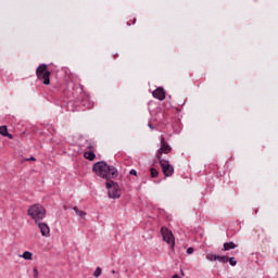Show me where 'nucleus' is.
Listing matches in <instances>:
<instances>
[{
	"label": "nucleus",
	"mask_w": 278,
	"mask_h": 278,
	"mask_svg": "<svg viewBox=\"0 0 278 278\" xmlns=\"http://www.w3.org/2000/svg\"><path fill=\"white\" fill-rule=\"evenodd\" d=\"M92 170L96 173V175H98V177L106 179V181H110V179H116V177H118V169H116L114 166L108 165V163L103 161L94 163Z\"/></svg>",
	"instance_id": "f257e3e1"
},
{
	"label": "nucleus",
	"mask_w": 278,
	"mask_h": 278,
	"mask_svg": "<svg viewBox=\"0 0 278 278\" xmlns=\"http://www.w3.org/2000/svg\"><path fill=\"white\" fill-rule=\"evenodd\" d=\"M36 76L39 81H42L45 86H49L51 84V72L49 71V66L47 64H41L36 70Z\"/></svg>",
	"instance_id": "f03ea898"
},
{
	"label": "nucleus",
	"mask_w": 278,
	"mask_h": 278,
	"mask_svg": "<svg viewBox=\"0 0 278 278\" xmlns=\"http://www.w3.org/2000/svg\"><path fill=\"white\" fill-rule=\"evenodd\" d=\"M27 212H28V216H30V218H33L35 223H38V220H42V218H45L47 214V211L40 204H34L28 208Z\"/></svg>",
	"instance_id": "7ed1b4c3"
},
{
	"label": "nucleus",
	"mask_w": 278,
	"mask_h": 278,
	"mask_svg": "<svg viewBox=\"0 0 278 278\" xmlns=\"http://www.w3.org/2000/svg\"><path fill=\"white\" fill-rule=\"evenodd\" d=\"M108 194L110 199H121V187L114 181L106 182Z\"/></svg>",
	"instance_id": "20e7f679"
},
{
	"label": "nucleus",
	"mask_w": 278,
	"mask_h": 278,
	"mask_svg": "<svg viewBox=\"0 0 278 278\" xmlns=\"http://www.w3.org/2000/svg\"><path fill=\"white\" fill-rule=\"evenodd\" d=\"M170 151H173V148L169 144H167L164 136H161V148L157 150L156 160H163L162 155H168Z\"/></svg>",
	"instance_id": "39448f33"
},
{
	"label": "nucleus",
	"mask_w": 278,
	"mask_h": 278,
	"mask_svg": "<svg viewBox=\"0 0 278 278\" xmlns=\"http://www.w3.org/2000/svg\"><path fill=\"white\" fill-rule=\"evenodd\" d=\"M161 235H162L164 242H167V244H169L170 249H175V236H173V231H170L166 227H163V228H161Z\"/></svg>",
	"instance_id": "423d86ee"
},
{
	"label": "nucleus",
	"mask_w": 278,
	"mask_h": 278,
	"mask_svg": "<svg viewBox=\"0 0 278 278\" xmlns=\"http://www.w3.org/2000/svg\"><path fill=\"white\" fill-rule=\"evenodd\" d=\"M159 164L165 177H173V175L175 174V167H173V165H170L168 161L161 159L159 160Z\"/></svg>",
	"instance_id": "0eeeda50"
},
{
	"label": "nucleus",
	"mask_w": 278,
	"mask_h": 278,
	"mask_svg": "<svg viewBox=\"0 0 278 278\" xmlns=\"http://www.w3.org/2000/svg\"><path fill=\"white\" fill-rule=\"evenodd\" d=\"M152 96L154 99H159V101H164L166 99V91L164 88L159 87L152 92Z\"/></svg>",
	"instance_id": "6e6552de"
},
{
	"label": "nucleus",
	"mask_w": 278,
	"mask_h": 278,
	"mask_svg": "<svg viewBox=\"0 0 278 278\" xmlns=\"http://www.w3.org/2000/svg\"><path fill=\"white\" fill-rule=\"evenodd\" d=\"M38 228L40 229V233L43 238H49V236H51V229L46 223H38Z\"/></svg>",
	"instance_id": "1a4fd4ad"
},
{
	"label": "nucleus",
	"mask_w": 278,
	"mask_h": 278,
	"mask_svg": "<svg viewBox=\"0 0 278 278\" xmlns=\"http://www.w3.org/2000/svg\"><path fill=\"white\" fill-rule=\"evenodd\" d=\"M0 136H4V138H9V140H14V136L8 132V126H0Z\"/></svg>",
	"instance_id": "9d476101"
},
{
	"label": "nucleus",
	"mask_w": 278,
	"mask_h": 278,
	"mask_svg": "<svg viewBox=\"0 0 278 278\" xmlns=\"http://www.w3.org/2000/svg\"><path fill=\"white\" fill-rule=\"evenodd\" d=\"M84 157L85 160H89V162H93L94 157H97V155L94 154V151H86L84 153Z\"/></svg>",
	"instance_id": "9b49d317"
},
{
	"label": "nucleus",
	"mask_w": 278,
	"mask_h": 278,
	"mask_svg": "<svg viewBox=\"0 0 278 278\" xmlns=\"http://www.w3.org/2000/svg\"><path fill=\"white\" fill-rule=\"evenodd\" d=\"M237 244L233 242L224 243V251H230V249H237Z\"/></svg>",
	"instance_id": "f8f14e48"
},
{
	"label": "nucleus",
	"mask_w": 278,
	"mask_h": 278,
	"mask_svg": "<svg viewBox=\"0 0 278 278\" xmlns=\"http://www.w3.org/2000/svg\"><path fill=\"white\" fill-rule=\"evenodd\" d=\"M23 260H34V254L29 251H25L22 255Z\"/></svg>",
	"instance_id": "ddd939ff"
},
{
	"label": "nucleus",
	"mask_w": 278,
	"mask_h": 278,
	"mask_svg": "<svg viewBox=\"0 0 278 278\" xmlns=\"http://www.w3.org/2000/svg\"><path fill=\"white\" fill-rule=\"evenodd\" d=\"M206 260H208V262H216L218 260V255H216V254H206Z\"/></svg>",
	"instance_id": "4468645a"
},
{
	"label": "nucleus",
	"mask_w": 278,
	"mask_h": 278,
	"mask_svg": "<svg viewBox=\"0 0 278 278\" xmlns=\"http://www.w3.org/2000/svg\"><path fill=\"white\" fill-rule=\"evenodd\" d=\"M74 212H76L77 216H79L80 218H84L86 216V212L79 211L77 206L74 207Z\"/></svg>",
	"instance_id": "2eb2a0df"
},
{
	"label": "nucleus",
	"mask_w": 278,
	"mask_h": 278,
	"mask_svg": "<svg viewBox=\"0 0 278 278\" xmlns=\"http://www.w3.org/2000/svg\"><path fill=\"white\" fill-rule=\"evenodd\" d=\"M217 262H220L222 264H227V262H229V257L217 255Z\"/></svg>",
	"instance_id": "dca6fc26"
},
{
	"label": "nucleus",
	"mask_w": 278,
	"mask_h": 278,
	"mask_svg": "<svg viewBox=\"0 0 278 278\" xmlns=\"http://www.w3.org/2000/svg\"><path fill=\"white\" fill-rule=\"evenodd\" d=\"M150 175L152 178H155L160 175V172H157V169L152 167V168H150Z\"/></svg>",
	"instance_id": "f3484780"
},
{
	"label": "nucleus",
	"mask_w": 278,
	"mask_h": 278,
	"mask_svg": "<svg viewBox=\"0 0 278 278\" xmlns=\"http://www.w3.org/2000/svg\"><path fill=\"white\" fill-rule=\"evenodd\" d=\"M97 149V144L94 142H89L87 146V151H94Z\"/></svg>",
	"instance_id": "a211bd4d"
},
{
	"label": "nucleus",
	"mask_w": 278,
	"mask_h": 278,
	"mask_svg": "<svg viewBox=\"0 0 278 278\" xmlns=\"http://www.w3.org/2000/svg\"><path fill=\"white\" fill-rule=\"evenodd\" d=\"M101 273H102V269H101V267H97L96 268V270H94V273H93V277H101Z\"/></svg>",
	"instance_id": "6ab92c4d"
},
{
	"label": "nucleus",
	"mask_w": 278,
	"mask_h": 278,
	"mask_svg": "<svg viewBox=\"0 0 278 278\" xmlns=\"http://www.w3.org/2000/svg\"><path fill=\"white\" fill-rule=\"evenodd\" d=\"M228 262H229L230 266H236V264H238V262L236 261L235 257H230V258L228 260Z\"/></svg>",
	"instance_id": "aec40b11"
},
{
	"label": "nucleus",
	"mask_w": 278,
	"mask_h": 278,
	"mask_svg": "<svg viewBox=\"0 0 278 278\" xmlns=\"http://www.w3.org/2000/svg\"><path fill=\"white\" fill-rule=\"evenodd\" d=\"M187 253L188 255H192V253H194V248H188Z\"/></svg>",
	"instance_id": "412c9836"
},
{
	"label": "nucleus",
	"mask_w": 278,
	"mask_h": 278,
	"mask_svg": "<svg viewBox=\"0 0 278 278\" xmlns=\"http://www.w3.org/2000/svg\"><path fill=\"white\" fill-rule=\"evenodd\" d=\"M26 162H36V157L31 156L30 159H26Z\"/></svg>",
	"instance_id": "4be33fe9"
},
{
	"label": "nucleus",
	"mask_w": 278,
	"mask_h": 278,
	"mask_svg": "<svg viewBox=\"0 0 278 278\" xmlns=\"http://www.w3.org/2000/svg\"><path fill=\"white\" fill-rule=\"evenodd\" d=\"M130 175H135L136 176V175H138V172H136V169H131L130 170Z\"/></svg>",
	"instance_id": "5701e85b"
},
{
	"label": "nucleus",
	"mask_w": 278,
	"mask_h": 278,
	"mask_svg": "<svg viewBox=\"0 0 278 278\" xmlns=\"http://www.w3.org/2000/svg\"><path fill=\"white\" fill-rule=\"evenodd\" d=\"M149 127H150V129H154V128H153V125H151V124H149Z\"/></svg>",
	"instance_id": "b1692460"
},
{
	"label": "nucleus",
	"mask_w": 278,
	"mask_h": 278,
	"mask_svg": "<svg viewBox=\"0 0 278 278\" xmlns=\"http://www.w3.org/2000/svg\"><path fill=\"white\" fill-rule=\"evenodd\" d=\"M180 273H181L182 277H184V275H186V274H184V270H181Z\"/></svg>",
	"instance_id": "393cba45"
},
{
	"label": "nucleus",
	"mask_w": 278,
	"mask_h": 278,
	"mask_svg": "<svg viewBox=\"0 0 278 278\" xmlns=\"http://www.w3.org/2000/svg\"><path fill=\"white\" fill-rule=\"evenodd\" d=\"M114 273H116L115 270H112V274L114 275Z\"/></svg>",
	"instance_id": "a878e982"
},
{
	"label": "nucleus",
	"mask_w": 278,
	"mask_h": 278,
	"mask_svg": "<svg viewBox=\"0 0 278 278\" xmlns=\"http://www.w3.org/2000/svg\"><path fill=\"white\" fill-rule=\"evenodd\" d=\"M136 23V18L134 20L132 24Z\"/></svg>",
	"instance_id": "bb28decb"
}]
</instances>
